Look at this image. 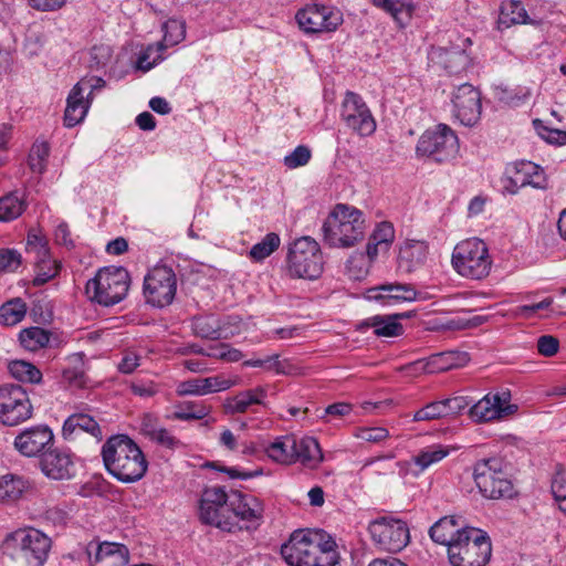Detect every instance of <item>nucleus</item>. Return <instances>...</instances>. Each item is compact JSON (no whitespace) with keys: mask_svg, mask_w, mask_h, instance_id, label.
<instances>
[{"mask_svg":"<svg viewBox=\"0 0 566 566\" xmlns=\"http://www.w3.org/2000/svg\"><path fill=\"white\" fill-rule=\"evenodd\" d=\"M210 408L205 405L188 402L178 408L174 413V418L178 420H200L207 417Z\"/></svg>","mask_w":566,"mask_h":566,"instance_id":"obj_49","label":"nucleus"},{"mask_svg":"<svg viewBox=\"0 0 566 566\" xmlns=\"http://www.w3.org/2000/svg\"><path fill=\"white\" fill-rule=\"evenodd\" d=\"M164 38L156 45L157 51L180 43L186 36V23L184 20L169 19L163 24Z\"/></svg>","mask_w":566,"mask_h":566,"instance_id":"obj_41","label":"nucleus"},{"mask_svg":"<svg viewBox=\"0 0 566 566\" xmlns=\"http://www.w3.org/2000/svg\"><path fill=\"white\" fill-rule=\"evenodd\" d=\"M84 84L85 82H77L67 96L63 117L64 126L67 128L82 123L91 106L92 101L87 96L84 98Z\"/></svg>","mask_w":566,"mask_h":566,"instance_id":"obj_25","label":"nucleus"},{"mask_svg":"<svg viewBox=\"0 0 566 566\" xmlns=\"http://www.w3.org/2000/svg\"><path fill=\"white\" fill-rule=\"evenodd\" d=\"M54 237L57 244H62L67 248L74 247L67 223L61 222L55 229Z\"/></svg>","mask_w":566,"mask_h":566,"instance_id":"obj_63","label":"nucleus"},{"mask_svg":"<svg viewBox=\"0 0 566 566\" xmlns=\"http://www.w3.org/2000/svg\"><path fill=\"white\" fill-rule=\"evenodd\" d=\"M295 19L305 33L333 32L343 22L339 11L323 4L306 6L297 11Z\"/></svg>","mask_w":566,"mask_h":566,"instance_id":"obj_15","label":"nucleus"},{"mask_svg":"<svg viewBox=\"0 0 566 566\" xmlns=\"http://www.w3.org/2000/svg\"><path fill=\"white\" fill-rule=\"evenodd\" d=\"M102 458L106 471L123 483L137 482L147 472L142 449L126 434L108 438L102 447Z\"/></svg>","mask_w":566,"mask_h":566,"instance_id":"obj_2","label":"nucleus"},{"mask_svg":"<svg viewBox=\"0 0 566 566\" xmlns=\"http://www.w3.org/2000/svg\"><path fill=\"white\" fill-rule=\"evenodd\" d=\"M149 439L169 449H174L179 444V441L167 429L161 427Z\"/></svg>","mask_w":566,"mask_h":566,"instance_id":"obj_62","label":"nucleus"},{"mask_svg":"<svg viewBox=\"0 0 566 566\" xmlns=\"http://www.w3.org/2000/svg\"><path fill=\"white\" fill-rule=\"evenodd\" d=\"M139 366V356L135 353H127L118 365L123 374H130Z\"/></svg>","mask_w":566,"mask_h":566,"instance_id":"obj_64","label":"nucleus"},{"mask_svg":"<svg viewBox=\"0 0 566 566\" xmlns=\"http://www.w3.org/2000/svg\"><path fill=\"white\" fill-rule=\"evenodd\" d=\"M312 157V153L307 146L300 145L291 154L284 157V166L289 169H295L305 166Z\"/></svg>","mask_w":566,"mask_h":566,"instance_id":"obj_51","label":"nucleus"},{"mask_svg":"<svg viewBox=\"0 0 566 566\" xmlns=\"http://www.w3.org/2000/svg\"><path fill=\"white\" fill-rule=\"evenodd\" d=\"M130 389L134 395L142 398H149L157 394L158 387L151 380H134L130 382Z\"/></svg>","mask_w":566,"mask_h":566,"instance_id":"obj_57","label":"nucleus"},{"mask_svg":"<svg viewBox=\"0 0 566 566\" xmlns=\"http://www.w3.org/2000/svg\"><path fill=\"white\" fill-rule=\"evenodd\" d=\"M531 23L527 12L521 1L504 0L501 3L499 28H510L513 24Z\"/></svg>","mask_w":566,"mask_h":566,"instance_id":"obj_33","label":"nucleus"},{"mask_svg":"<svg viewBox=\"0 0 566 566\" xmlns=\"http://www.w3.org/2000/svg\"><path fill=\"white\" fill-rule=\"evenodd\" d=\"M333 539L323 541L317 531H294L282 545L281 555L290 566H335L338 554Z\"/></svg>","mask_w":566,"mask_h":566,"instance_id":"obj_1","label":"nucleus"},{"mask_svg":"<svg viewBox=\"0 0 566 566\" xmlns=\"http://www.w3.org/2000/svg\"><path fill=\"white\" fill-rule=\"evenodd\" d=\"M418 292L412 284L390 283L382 284L368 291V298L382 302L384 305H394L416 301Z\"/></svg>","mask_w":566,"mask_h":566,"instance_id":"obj_23","label":"nucleus"},{"mask_svg":"<svg viewBox=\"0 0 566 566\" xmlns=\"http://www.w3.org/2000/svg\"><path fill=\"white\" fill-rule=\"evenodd\" d=\"M227 504L228 509L231 510L234 516L240 521L247 522L253 527L261 524L264 509L262 502L254 495L232 491L228 495Z\"/></svg>","mask_w":566,"mask_h":566,"instance_id":"obj_20","label":"nucleus"},{"mask_svg":"<svg viewBox=\"0 0 566 566\" xmlns=\"http://www.w3.org/2000/svg\"><path fill=\"white\" fill-rule=\"evenodd\" d=\"M27 313L25 303L21 298H13L0 307V323L13 326L20 323Z\"/></svg>","mask_w":566,"mask_h":566,"instance_id":"obj_44","label":"nucleus"},{"mask_svg":"<svg viewBox=\"0 0 566 566\" xmlns=\"http://www.w3.org/2000/svg\"><path fill=\"white\" fill-rule=\"evenodd\" d=\"M510 401L509 390L490 392L469 409V416L476 423L504 419L517 411V406Z\"/></svg>","mask_w":566,"mask_h":566,"instance_id":"obj_14","label":"nucleus"},{"mask_svg":"<svg viewBox=\"0 0 566 566\" xmlns=\"http://www.w3.org/2000/svg\"><path fill=\"white\" fill-rule=\"evenodd\" d=\"M559 348V342L551 335H543L537 339V350L545 357L554 356Z\"/></svg>","mask_w":566,"mask_h":566,"instance_id":"obj_58","label":"nucleus"},{"mask_svg":"<svg viewBox=\"0 0 566 566\" xmlns=\"http://www.w3.org/2000/svg\"><path fill=\"white\" fill-rule=\"evenodd\" d=\"M356 437L366 442L379 443L389 437V432L382 427L360 428Z\"/></svg>","mask_w":566,"mask_h":566,"instance_id":"obj_54","label":"nucleus"},{"mask_svg":"<svg viewBox=\"0 0 566 566\" xmlns=\"http://www.w3.org/2000/svg\"><path fill=\"white\" fill-rule=\"evenodd\" d=\"M417 154L436 163H446L457 157L459 140L454 132L446 124L426 130L417 144Z\"/></svg>","mask_w":566,"mask_h":566,"instance_id":"obj_9","label":"nucleus"},{"mask_svg":"<svg viewBox=\"0 0 566 566\" xmlns=\"http://www.w3.org/2000/svg\"><path fill=\"white\" fill-rule=\"evenodd\" d=\"M27 202L19 191H11L0 198V222L19 218L27 209Z\"/></svg>","mask_w":566,"mask_h":566,"instance_id":"obj_36","label":"nucleus"},{"mask_svg":"<svg viewBox=\"0 0 566 566\" xmlns=\"http://www.w3.org/2000/svg\"><path fill=\"white\" fill-rule=\"evenodd\" d=\"M81 433H88L96 441L103 439V433L97 421L84 412H76L67 417L62 427V436L65 440H75Z\"/></svg>","mask_w":566,"mask_h":566,"instance_id":"obj_26","label":"nucleus"},{"mask_svg":"<svg viewBox=\"0 0 566 566\" xmlns=\"http://www.w3.org/2000/svg\"><path fill=\"white\" fill-rule=\"evenodd\" d=\"M19 340L21 346L27 350L36 352L49 344L50 334L42 327H29L21 331Z\"/></svg>","mask_w":566,"mask_h":566,"instance_id":"obj_43","label":"nucleus"},{"mask_svg":"<svg viewBox=\"0 0 566 566\" xmlns=\"http://www.w3.org/2000/svg\"><path fill=\"white\" fill-rule=\"evenodd\" d=\"M363 325L373 327L379 337H395L403 332L402 325L392 315H375L364 321Z\"/></svg>","mask_w":566,"mask_h":566,"instance_id":"obj_37","label":"nucleus"},{"mask_svg":"<svg viewBox=\"0 0 566 566\" xmlns=\"http://www.w3.org/2000/svg\"><path fill=\"white\" fill-rule=\"evenodd\" d=\"M453 116L464 126H473L481 115L480 92L471 84L464 83L452 96Z\"/></svg>","mask_w":566,"mask_h":566,"instance_id":"obj_18","label":"nucleus"},{"mask_svg":"<svg viewBox=\"0 0 566 566\" xmlns=\"http://www.w3.org/2000/svg\"><path fill=\"white\" fill-rule=\"evenodd\" d=\"M449 454V450L440 444L428 447L413 457V462L421 471L441 461Z\"/></svg>","mask_w":566,"mask_h":566,"instance_id":"obj_47","label":"nucleus"},{"mask_svg":"<svg viewBox=\"0 0 566 566\" xmlns=\"http://www.w3.org/2000/svg\"><path fill=\"white\" fill-rule=\"evenodd\" d=\"M239 382V378L227 377L223 374L207 378H195L182 381L177 387L179 396H205L212 392L224 391Z\"/></svg>","mask_w":566,"mask_h":566,"instance_id":"obj_21","label":"nucleus"},{"mask_svg":"<svg viewBox=\"0 0 566 566\" xmlns=\"http://www.w3.org/2000/svg\"><path fill=\"white\" fill-rule=\"evenodd\" d=\"M451 264L460 276L482 281L490 275L493 260L483 240L470 238L453 248Z\"/></svg>","mask_w":566,"mask_h":566,"instance_id":"obj_4","label":"nucleus"},{"mask_svg":"<svg viewBox=\"0 0 566 566\" xmlns=\"http://www.w3.org/2000/svg\"><path fill=\"white\" fill-rule=\"evenodd\" d=\"M62 378L70 386L81 388L85 385V374L81 368H66L62 373Z\"/></svg>","mask_w":566,"mask_h":566,"instance_id":"obj_60","label":"nucleus"},{"mask_svg":"<svg viewBox=\"0 0 566 566\" xmlns=\"http://www.w3.org/2000/svg\"><path fill=\"white\" fill-rule=\"evenodd\" d=\"M368 531L375 544L389 553L402 551L410 541L407 523L390 516H382L370 522Z\"/></svg>","mask_w":566,"mask_h":566,"instance_id":"obj_11","label":"nucleus"},{"mask_svg":"<svg viewBox=\"0 0 566 566\" xmlns=\"http://www.w3.org/2000/svg\"><path fill=\"white\" fill-rule=\"evenodd\" d=\"M40 464L42 472L54 480L69 479L74 472L72 455L59 449L45 452Z\"/></svg>","mask_w":566,"mask_h":566,"instance_id":"obj_24","label":"nucleus"},{"mask_svg":"<svg viewBox=\"0 0 566 566\" xmlns=\"http://www.w3.org/2000/svg\"><path fill=\"white\" fill-rule=\"evenodd\" d=\"M371 2L388 12L400 27L409 23L416 9L412 0H371Z\"/></svg>","mask_w":566,"mask_h":566,"instance_id":"obj_32","label":"nucleus"},{"mask_svg":"<svg viewBox=\"0 0 566 566\" xmlns=\"http://www.w3.org/2000/svg\"><path fill=\"white\" fill-rule=\"evenodd\" d=\"M324 457L317 440L313 437L295 438L293 463L300 462L307 469H316Z\"/></svg>","mask_w":566,"mask_h":566,"instance_id":"obj_29","label":"nucleus"},{"mask_svg":"<svg viewBox=\"0 0 566 566\" xmlns=\"http://www.w3.org/2000/svg\"><path fill=\"white\" fill-rule=\"evenodd\" d=\"M467 528L460 524L455 516L449 515L438 520L430 527L429 535L434 543L446 545L449 549L450 545L457 541L458 535L461 532H465Z\"/></svg>","mask_w":566,"mask_h":566,"instance_id":"obj_30","label":"nucleus"},{"mask_svg":"<svg viewBox=\"0 0 566 566\" xmlns=\"http://www.w3.org/2000/svg\"><path fill=\"white\" fill-rule=\"evenodd\" d=\"M551 490L559 510L566 514V470L557 471L554 474Z\"/></svg>","mask_w":566,"mask_h":566,"instance_id":"obj_50","label":"nucleus"},{"mask_svg":"<svg viewBox=\"0 0 566 566\" xmlns=\"http://www.w3.org/2000/svg\"><path fill=\"white\" fill-rule=\"evenodd\" d=\"M33 406L28 392L20 385L0 386V422L18 426L32 417Z\"/></svg>","mask_w":566,"mask_h":566,"instance_id":"obj_12","label":"nucleus"},{"mask_svg":"<svg viewBox=\"0 0 566 566\" xmlns=\"http://www.w3.org/2000/svg\"><path fill=\"white\" fill-rule=\"evenodd\" d=\"M160 428L158 418L151 413H144L140 418V431L150 438Z\"/></svg>","mask_w":566,"mask_h":566,"instance_id":"obj_61","label":"nucleus"},{"mask_svg":"<svg viewBox=\"0 0 566 566\" xmlns=\"http://www.w3.org/2000/svg\"><path fill=\"white\" fill-rule=\"evenodd\" d=\"M323 264L321 248L314 239L302 237L289 245L285 271L291 279L316 280Z\"/></svg>","mask_w":566,"mask_h":566,"instance_id":"obj_6","label":"nucleus"},{"mask_svg":"<svg viewBox=\"0 0 566 566\" xmlns=\"http://www.w3.org/2000/svg\"><path fill=\"white\" fill-rule=\"evenodd\" d=\"M9 371L20 381L38 384L42 379L41 371L31 363L25 360H13L9 364Z\"/></svg>","mask_w":566,"mask_h":566,"instance_id":"obj_45","label":"nucleus"},{"mask_svg":"<svg viewBox=\"0 0 566 566\" xmlns=\"http://www.w3.org/2000/svg\"><path fill=\"white\" fill-rule=\"evenodd\" d=\"M7 542H12L28 559H34L38 565L46 560L51 548V539L35 528L18 530L7 537Z\"/></svg>","mask_w":566,"mask_h":566,"instance_id":"obj_19","label":"nucleus"},{"mask_svg":"<svg viewBox=\"0 0 566 566\" xmlns=\"http://www.w3.org/2000/svg\"><path fill=\"white\" fill-rule=\"evenodd\" d=\"M429 248L423 241H407L400 248L398 268L402 272L412 273L426 264Z\"/></svg>","mask_w":566,"mask_h":566,"instance_id":"obj_27","label":"nucleus"},{"mask_svg":"<svg viewBox=\"0 0 566 566\" xmlns=\"http://www.w3.org/2000/svg\"><path fill=\"white\" fill-rule=\"evenodd\" d=\"M50 146L46 142H35L30 150L28 165L30 169L39 175L46 170Z\"/></svg>","mask_w":566,"mask_h":566,"instance_id":"obj_46","label":"nucleus"},{"mask_svg":"<svg viewBox=\"0 0 566 566\" xmlns=\"http://www.w3.org/2000/svg\"><path fill=\"white\" fill-rule=\"evenodd\" d=\"M442 406L444 407V416H457L461 413L469 405L470 400L463 396H454L451 398H447L441 400Z\"/></svg>","mask_w":566,"mask_h":566,"instance_id":"obj_56","label":"nucleus"},{"mask_svg":"<svg viewBox=\"0 0 566 566\" xmlns=\"http://www.w3.org/2000/svg\"><path fill=\"white\" fill-rule=\"evenodd\" d=\"M531 186L536 189L547 188V178L544 169L532 163L522 160L506 168L503 188L506 192L515 195L520 188Z\"/></svg>","mask_w":566,"mask_h":566,"instance_id":"obj_16","label":"nucleus"},{"mask_svg":"<svg viewBox=\"0 0 566 566\" xmlns=\"http://www.w3.org/2000/svg\"><path fill=\"white\" fill-rule=\"evenodd\" d=\"M438 59L450 74L462 72L469 64V56L459 49H439Z\"/></svg>","mask_w":566,"mask_h":566,"instance_id":"obj_40","label":"nucleus"},{"mask_svg":"<svg viewBox=\"0 0 566 566\" xmlns=\"http://www.w3.org/2000/svg\"><path fill=\"white\" fill-rule=\"evenodd\" d=\"M36 275L34 277L35 285H42L53 279L59 273V265L55 260L50 256L45 245H41L38 251V261L35 264Z\"/></svg>","mask_w":566,"mask_h":566,"instance_id":"obj_39","label":"nucleus"},{"mask_svg":"<svg viewBox=\"0 0 566 566\" xmlns=\"http://www.w3.org/2000/svg\"><path fill=\"white\" fill-rule=\"evenodd\" d=\"M370 238L377 243L382 244L384 249H387L395 239L394 226L387 221L378 223Z\"/></svg>","mask_w":566,"mask_h":566,"instance_id":"obj_53","label":"nucleus"},{"mask_svg":"<svg viewBox=\"0 0 566 566\" xmlns=\"http://www.w3.org/2000/svg\"><path fill=\"white\" fill-rule=\"evenodd\" d=\"M444 417V407L442 406V401L438 400L416 411L412 419L413 421H429Z\"/></svg>","mask_w":566,"mask_h":566,"instance_id":"obj_52","label":"nucleus"},{"mask_svg":"<svg viewBox=\"0 0 566 566\" xmlns=\"http://www.w3.org/2000/svg\"><path fill=\"white\" fill-rule=\"evenodd\" d=\"M340 118L352 132L361 137L373 135L377 127L376 120L363 97L350 91L346 92L343 99Z\"/></svg>","mask_w":566,"mask_h":566,"instance_id":"obj_13","label":"nucleus"},{"mask_svg":"<svg viewBox=\"0 0 566 566\" xmlns=\"http://www.w3.org/2000/svg\"><path fill=\"white\" fill-rule=\"evenodd\" d=\"M265 396L266 390L263 387L241 391L226 400L223 405L224 411L229 415L243 413L252 405H262Z\"/></svg>","mask_w":566,"mask_h":566,"instance_id":"obj_31","label":"nucleus"},{"mask_svg":"<svg viewBox=\"0 0 566 566\" xmlns=\"http://www.w3.org/2000/svg\"><path fill=\"white\" fill-rule=\"evenodd\" d=\"M365 219L360 210L338 203L323 223L324 242L331 248H350L364 238Z\"/></svg>","mask_w":566,"mask_h":566,"instance_id":"obj_3","label":"nucleus"},{"mask_svg":"<svg viewBox=\"0 0 566 566\" xmlns=\"http://www.w3.org/2000/svg\"><path fill=\"white\" fill-rule=\"evenodd\" d=\"M473 479L482 496L489 500L512 499L516 491L499 459L479 461L474 465Z\"/></svg>","mask_w":566,"mask_h":566,"instance_id":"obj_8","label":"nucleus"},{"mask_svg":"<svg viewBox=\"0 0 566 566\" xmlns=\"http://www.w3.org/2000/svg\"><path fill=\"white\" fill-rule=\"evenodd\" d=\"M28 488V482L19 475L6 474L0 478V503L19 500Z\"/></svg>","mask_w":566,"mask_h":566,"instance_id":"obj_38","label":"nucleus"},{"mask_svg":"<svg viewBox=\"0 0 566 566\" xmlns=\"http://www.w3.org/2000/svg\"><path fill=\"white\" fill-rule=\"evenodd\" d=\"M53 441V432L48 426H34L20 432L14 439V448L24 457L39 455Z\"/></svg>","mask_w":566,"mask_h":566,"instance_id":"obj_22","label":"nucleus"},{"mask_svg":"<svg viewBox=\"0 0 566 566\" xmlns=\"http://www.w3.org/2000/svg\"><path fill=\"white\" fill-rule=\"evenodd\" d=\"M177 293V275L172 268L158 264L144 279L146 303L158 308L170 305Z\"/></svg>","mask_w":566,"mask_h":566,"instance_id":"obj_10","label":"nucleus"},{"mask_svg":"<svg viewBox=\"0 0 566 566\" xmlns=\"http://www.w3.org/2000/svg\"><path fill=\"white\" fill-rule=\"evenodd\" d=\"M228 494L221 488L207 489L200 501V520L205 524L231 531L233 524L224 516L228 510Z\"/></svg>","mask_w":566,"mask_h":566,"instance_id":"obj_17","label":"nucleus"},{"mask_svg":"<svg viewBox=\"0 0 566 566\" xmlns=\"http://www.w3.org/2000/svg\"><path fill=\"white\" fill-rule=\"evenodd\" d=\"M21 264V254L14 250H0V272H13Z\"/></svg>","mask_w":566,"mask_h":566,"instance_id":"obj_55","label":"nucleus"},{"mask_svg":"<svg viewBox=\"0 0 566 566\" xmlns=\"http://www.w3.org/2000/svg\"><path fill=\"white\" fill-rule=\"evenodd\" d=\"M491 553L489 536L481 530L469 527L450 545L448 558L452 566H485Z\"/></svg>","mask_w":566,"mask_h":566,"instance_id":"obj_7","label":"nucleus"},{"mask_svg":"<svg viewBox=\"0 0 566 566\" xmlns=\"http://www.w3.org/2000/svg\"><path fill=\"white\" fill-rule=\"evenodd\" d=\"M294 446V436L277 437L265 448V452L270 459L277 463L292 464Z\"/></svg>","mask_w":566,"mask_h":566,"instance_id":"obj_34","label":"nucleus"},{"mask_svg":"<svg viewBox=\"0 0 566 566\" xmlns=\"http://www.w3.org/2000/svg\"><path fill=\"white\" fill-rule=\"evenodd\" d=\"M130 276L123 266H105L88 280L85 292L88 298L103 306L122 302L129 290Z\"/></svg>","mask_w":566,"mask_h":566,"instance_id":"obj_5","label":"nucleus"},{"mask_svg":"<svg viewBox=\"0 0 566 566\" xmlns=\"http://www.w3.org/2000/svg\"><path fill=\"white\" fill-rule=\"evenodd\" d=\"M280 243V237L274 232H270L262 239V241L251 248L250 256L255 261H262L277 250Z\"/></svg>","mask_w":566,"mask_h":566,"instance_id":"obj_48","label":"nucleus"},{"mask_svg":"<svg viewBox=\"0 0 566 566\" xmlns=\"http://www.w3.org/2000/svg\"><path fill=\"white\" fill-rule=\"evenodd\" d=\"M467 360V354L444 352L431 356L426 363L427 373H441L461 366Z\"/></svg>","mask_w":566,"mask_h":566,"instance_id":"obj_35","label":"nucleus"},{"mask_svg":"<svg viewBox=\"0 0 566 566\" xmlns=\"http://www.w3.org/2000/svg\"><path fill=\"white\" fill-rule=\"evenodd\" d=\"M191 326L193 333L201 338L219 339L222 336L219 318L214 315L196 316Z\"/></svg>","mask_w":566,"mask_h":566,"instance_id":"obj_42","label":"nucleus"},{"mask_svg":"<svg viewBox=\"0 0 566 566\" xmlns=\"http://www.w3.org/2000/svg\"><path fill=\"white\" fill-rule=\"evenodd\" d=\"M353 411V406L348 402H335L327 406L324 409V415L321 416L322 419L326 417L332 418H343L348 416Z\"/></svg>","mask_w":566,"mask_h":566,"instance_id":"obj_59","label":"nucleus"},{"mask_svg":"<svg viewBox=\"0 0 566 566\" xmlns=\"http://www.w3.org/2000/svg\"><path fill=\"white\" fill-rule=\"evenodd\" d=\"M86 554L91 565L99 563L105 558H112L113 565H126L129 559L128 548L118 543H90L86 547Z\"/></svg>","mask_w":566,"mask_h":566,"instance_id":"obj_28","label":"nucleus"}]
</instances>
